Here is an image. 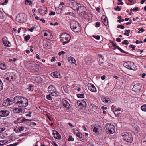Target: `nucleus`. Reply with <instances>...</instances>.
Returning a JSON list of instances; mask_svg holds the SVG:
<instances>
[{
  "label": "nucleus",
  "instance_id": "f257e3e1",
  "mask_svg": "<svg viewBox=\"0 0 146 146\" xmlns=\"http://www.w3.org/2000/svg\"><path fill=\"white\" fill-rule=\"evenodd\" d=\"M14 101L15 104L19 107H26L28 105V99L26 98L19 96L14 97Z\"/></svg>",
  "mask_w": 146,
  "mask_h": 146
},
{
  "label": "nucleus",
  "instance_id": "f03ea898",
  "mask_svg": "<svg viewBox=\"0 0 146 146\" xmlns=\"http://www.w3.org/2000/svg\"><path fill=\"white\" fill-rule=\"evenodd\" d=\"M60 37L61 41L63 43V45L68 43L71 38L70 35L66 33H62L60 35Z\"/></svg>",
  "mask_w": 146,
  "mask_h": 146
},
{
  "label": "nucleus",
  "instance_id": "7ed1b4c3",
  "mask_svg": "<svg viewBox=\"0 0 146 146\" xmlns=\"http://www.w3.org/2000/svg\"><path fill=\"white\" fill-rule=\"evenodd\" d=\"M70 27L73 31L78 32L80 31V28L79 23L76 21H72L70 24Z\"/></svg>",
  "mask_w": 146,
  "mask_h": 146
},
{
  "label": "nucleus",
  "instance_id": "20e7f679",
  "mask_svg": "<svg viewBox=\"0 0 146 146\" xmlns=\"http://www.w3.org/2000/svg\"><path fill=\"white\" fill-rule=\"evenodd\" d=\"M121 135L123 137V139L124 141L129 143H131L132 141L133 138L131 133L125 132L122 133Z\"/></svg>",
  "mask_w": 146,
  "mask_h": 146
},
{
  "label": "nucleus",
  "instance_id": "39448f33",
  "mask_svg": "<svg viewBox=\"0 0 146 146\" xmlns=\"http://www.w3.org/2000/svg\"><path fill=\"white\" fill-rule=\"evenodd\" d=\"M105 127L107 132L109 134H113L115 132V127L113 124L108 123L106 124Z\"/></svg>",
  "mask_w": 146,
  "mask_h": 146
},
{
  "label": "nucleus",
  "instance_id": "423d86ee",
  "mask_svg": "<svg viewBox=\"0 0 146 146\" xmlns=\"http://www.w3.org/2000/svg\"><path fill=\"white\" fill-rule=\"evenodd\" d=\"M123 66L131 70L135 71L137 70V66L133 62H128L123 64Z\"/></svg>",
  "mask_w": 146,
  "mask_h": 146
},
{
  "label": "nucleus",
  "instance_id": "0eeeda50",
  "mask_svg": "<svg viewBox=\"0 0 146 146\" xmlns=\"http://www.w3.org/2000/svg\"><path fill=\"white\" fill-rule=\"evenodd\" d=\"M49 92L53 96H57L59 95V93L55 88L52 85H50L48 88Z\"/></svg>",
  "mask_w": 146,
  "mask_h": 146
},
{
  "label": "nucleus",
  "instance_id": "6e6552de",
  "mask_svg": "<svg viewBox=\"0 0 146 146\" xmlns=\"http://www.w3.org/2000/svg\"><path fill=\"white\" fill-rule=\"evenodd\" d=\"M77 104L79 108L81 109L84 108L86 106V102L83 100H79L77 101Z\"/></svg>",
  "mask_w": 146,
  "mask_h": 146
},
{
  "label": "nucleus",
  "instance_id": "1a4fd4ad",
  "mask_svg": "<svg viewBox=\"0 0 146 146\" xmlns=\"http://www.w3.org/2000/svg\"><path fill=\"white\" fill-rule=\"evenodd\" d=\"M79 4V3H78L74 0H69V4L70 7L75 11H76V9H77V6Z\"/></svg>",
  "mask_w": 146,
  "mask_h": 146
},
{
  "label": "nucleus",
  "instance_id": "9d476101",
  "mask_svg": "<svg viewBox=\"0 0 146 146\" xmlns=\"http://www.w3.org/2000/svg\"><path fill=\"white\" fill-rule=\"evenodd\" d=\"M76 10L79 13H81L85 12L86 10V8L83 4L79 3Z\"/></svg>",
  "mask_w": 146,
  "mask_h": 146
},
{
  "label": "nucleus",
  "instance_id": "9b49d317",
  "mask_svg": "<svg viewBox=\"0 0 146 146\" xmlns=\"http://www.w3.org/2000/svg\"><path fill=\"white\" fill-rule=\"evenodd\" d=\"M24 16V15L23 13L17 15L16 19V21L20 23H23L25 21Z\"/></svg>",
  "mask_w": 146,
  "mask_h": 146
},
{
  "label": "nucleus",
  "instance_id": "f8f14e48",
  "mask_svg": "<svg viewBox=\"0 0 146 146\" xmlns=\"http://www.w3.org/2000/svg\"><path fill=\"white\" fill-rule=\"evenodd\" d=\"M39 12L40 13V14L42 16L46 14L47 11V7L44 6L40 7L38 9Z\"/></svg>",
  "mask_w": 146,
  "mask_h": 146
},
{
  "label": "nucleus",
  "instance_id": "ddd939ff",
  "mask_svg": "<svg viewBox=\"0 0 146 146\" xmlns=\"http://www.w3.org/2000/svg\"><path fill=\"white\" fill-rule=\"evenodd\" d=\"M142 87L141 84L139 83L135 84L132 88L133 91L135 92H139L141 90Z\"/></svg>",
  "mask_w": 146,
  "mask_h": 146
},
{
  "label": "nucleus",
  "instance_id": "4468645a",
  "mask_svg": "<svg viewBox=\"0 0 146 146\" xmlns=\"http://www.w3.org/2000/svg\"><path fill=\"white\" fill-rule=\"evenodd\" d=\"M8 38L6 37L3 38L2 39V42L6 47H9L11 46V44L10 42L8 41Z\"/></svg>",
  "mask_w": 146,
  "mask_h": 146
},
{
  "label": "nucleus",
  "instance_id": "2eb2a0df",
  "mask_svg": "<svg viewBox=\"0 0 146 146\" xmlns=\"http://www.w3.org/2000/svg\"><path fill=\"white\" fill-rule=\"evenodd\" d=\"M88 90L92 92H95L97 90L95 86L92 84L89 83L88 84Z\"/></svg>",
  "mask_w": 146,
  "mask_h": 146
},
{
  "label": "nucleus",
  "instance_id": "dca6fc26",
  "mask_svg": "<svg viewBox=\"0 0 146 146\" xmlns=\"http://www.w3.org/2000/svg\"><path fill=\"white\" fill-rule=\"evenodd\" d=\"M9 112L6 110H2L0 111V116L1 117H5L8 116L9 115Z\"/></svg>",
  "mask_w": 146,
  "mask_h": 146
},
{
  "label": "nucleus",
  "instance_id": "f3484780",
  "mask_svg": "<svg viewBox=\"0 0 146 146\" xmlns=\"http://www.w3.org/2000/svg\"><path fill=\"white\" fill-rule=\"evenodd\" d=\"M12 104V102L9 98H7V99L4 100L3 102V105L4 106H8Z\"/></svg>",
  "mask_w": 146,
  "mask_h": 146
},
{
  "label": "nucleus",
  "instance_id": "a211bd4d",
  "mask_svg": "<svg viewBox=\"0 0 146 146\" xmlns=\"http://www.w3.org/2000/svg\"><path fill=\"white\" fill-rule=\"evenodd\" d=\"M53 135L55 139L60 140L61 139V136L59 133L56 130H54L52 131Z\"/></svg>",
  "mask_w": 146,
  "mask_h": 146
},
{
  "label": "nucleus",
  "instance_id": "6ab92c4d",
  "mask_svg": "<svg viewBox=\"0 0 146 146\" xmlns=\"http://www.w3.org/2000/svg\"><path fill=\"white\" fill-rule=\"evenodd\" d=\"M13 111L15 113H22L24 112V109L21 108H14L13 109Z\"/></svg>",
  "mask_w": 146,
  "mask_h": 146
},
{
  "label": "nucleus",
  "instance_id": "aec40b11",
  "mask_svg": "<svg viewBox=\"0 0 146 146\" xmlns=\"http://www.w3.org/2000/svg\"><path fill=\"white\" fill-rule=\"evenodd\" d=\"M51 75L54 78H62V76L58 72H53L51 74Z\"/></svg>",
  "mask_w": 146,
  "mask_h": 146
},
{
  "label": "nucleus",
  "instance_id": "412c9836",
  "mask_svg": "<svg viewBox=\"0 0 146 146\" xmlns=\"http://www.w3.org/2000/svg\"><path fill=\"white\" fill-rule=\"evenodd\" d=\"M62 104L63 106L67 109L70 108L71 106L68 102L65 100H62Z\"/></svg>",
  "mask_w": 146,
  "mask_h": 146
},
{
  "label": "nucleus",
  "instance_id": "4be33fe9",
  "mask_svg": "<svg viewBox=\"0 0 146 146\" xmlns=\"http://www.w3.org/2000/svg\"><path fill=\"white\" fill-rule=\"evenodd\" d=\"M101 19L103 24L106 26L108 24V21L106 17L104 15H103L101 17Z\"/></svg>",
  "mask_w": 146,
  "mask_h": 146
},
{
  "label": "nucleus",
  "instance_id": "5701e85b",
  "mask_svg": "<svg viewBox=\"0 0 146 146\" xmlns=\"http://www.w3.org/2000/svg\"><path fill=\"white\" fill-rule=\"evenodd\" d=\"M101 100L103 102L107 104L110 103L111 102V100L109 98L104 97H102Z\"/></svg>",
  "mask_w": 146,
  "mask_h": 146
},
{
  "label": "nucleus",
  "instance_id": "b1692460",
  "mask_svg": "<svg viewBox=\"0 0 146 146\" xmlns=\"http://www.w3.org/2000/svg\"><path fill=\"white\" fill-rule=\"evenodd\" d=\"M44 35L45 36H46L48 39L52 37V35L48 31H45L43 32Z\"/></svg>",
  "mask_w": 146,
  "mask_h": 146
},
{
  "label": "nucleus",
  "instance_id": "393cba45",
  "mask_svg": "<svg viewBox=\"0 0 146 146\" xmlns=\"http://www.w3.org/2000/svg\"><path fill=\"white\" fill-rule=\"evenodd\" d=\"M85 62L88 65H90L92 62L93 60L92 58L91 57H87L85 60Z\"/></svg>",
  "mask_w": 146,
  "mask_h": 146
},
{
  "label": "nucleus",
  "instance_id": "a878e982",
  "mask_svg": "<svg viewBox=\"0 0 146 146\" xmlns=\"http://www.w3.org/2000/svg\"><path fill=\"white\" fill-rule=\"evenodd\" d=\"M68 61L72 64H75L76 61L75 59L72 56H70L68 58Z\"/></svg>",
  "mask_w": 146,
  "mask_h": 146
},
{
  "label": "nucleus",
  "instance_id": "bb28decb",
  "mask_svg": "<svg viewBox=\"0 0 146 146\" xmlns=\"http://www.w3.org/2000/svg\"><path fill=\"white\" fill-rule=\"evenodd\" d=\"M35 81L38 83H41L42 81V78L40 76L36 77L35 78Z\"/></svg>",
  "mask_w": 146,
  "mask_h": 146
},
{
  "label": "nucleus",
  "instance_id": "cd10ccee",
  "mask_svg": "<svg viewBox=\"0 0 146 146\" xmlns=\"http://www.w3.org/2000/svg\"><path fill=\"white\" fill-rule=\"evenodd\" d=\"M6 66L4 63L0 62V69L4 70L6 69Z\"/></svg>",
  "mask_w": 146,
  "mask_h": 146
},
{
  "label": "nucleus",
  "instance_id": "c85d7f7f",
  "mask_svg": "<svg viewBox=\"0 0 146 146\" xmlns=\"http://www.w3.org/2000/svg\"><path fill=\"white\" fill-rule=\"evenodd\" d=\"M34 65L35 67H33V69L34 70L36 71H38V70L40 68V66L38 64H34Z\"/></svg>",
  "mask_w": 146,
  "mask_h": 146
},
{
  "label": "nucleus",
  "instance_id": "c756f323",
  "mask_svg": "<svg viewBox=\"0 0 146 146\" xmlns=\"http://www.w3.org/2000/svg\"><path fill=\"white\" fill-rule=\"evenodd\" d=\"M92 129H93V131L94 132L97 133L98 131V129L96 126L92 125Z\"/></svg>",
  "mask_w": 146,
  "mask_h": 146
},
{
  "label": "nucleus",
  "instance_id": "7c9ffc66",
  "mask_svg": "<svg viewBox=\"0 0 146 146\" xmlns=\"http://www.w3.org/2000/svg\"><path fill=\"white\" fill-rule=\"evenodd\" d=\"M141 110L143 111L146 112V104H145L141 107Z\"/></svg>",
  "mask_w": 146,
  "mask_h": 146
},
{
  "label": "nucleus",
  "instance_id": "2f4dec72",
  "mask_svg": "<svg viewBox=\"0 0 146 146\" xmlns=\"http://www.w3.org/2000/svg\"><path fill=\"white\" fill-rule=\"evenodd\" d=\"M130 30H125V33L123 34L125 35H126L127 36H129V33L130 32Z\"/></svg>",
  "mask_w": 146,
  "mask_h": 146
},
{
  "label": "nucleus",
  "instance_id": "473e14b6",
  "mask_svg": "<svg viewBox=\"0 0 146 146\" xmlns=\"http://www.w3.org/2000/svg\"><path fill=\"white\" fill-rule=\"evenodd\" d=\"M77 97L79 98H83L84 97V94H78L77 95Z\"/></svg>",
  "mask_w": 146,
  "mask_h": 146
},
{
  "label": "nucleus",
  "instance_id": "72a5a7b5",
  "mask_svg": "<svg viewBox=\"0 0 146 146\" xmlns=\"http://www.w3.org/2000/svg\"><path fill=\"white\" fill-rule=\"evenodd\" d=\"M7 142V141L5 140H1L0 141V145H3L5 144Z\"/></svg>",
  "mask_w": 146,
  "mask_h": 146
},
{
  "label": "nucleus",
  "instance_id": "f704fd0d",
  "mask_svg": "<svg viewBox=\"0 0 146 146\" xmlns=\"http://www.w3.org/2000/svg\"><path fill=\"white\" fill-rule=\"evenodd\" d=\"M76 135L80 139L82 138V134L80 132Z\"/></svg>",
  "mask_w": 146,
  "mask_h": 146
},
{
  "label": "nucleus",
  "instance_id": "c9c22d12",
  "mask_svg": "<svg viewBox=\"0 0 146 146\" xmlns=\"http://www.w3.org/2000/svg\"><path fill=\"white\" fill-rule=\"evenodd\" d=\"M68 141H72L74 140V139L72 137V136L70 135L69 136V138L68 139Z\"/></svg>",
  "mask_w": 146,
  "mask_h": 146
},
{
  "label": "nucleus",
  "instance_id": "e433bc0d",
  "mask_svg": "<svg viewBox=\"0 0 146 146\" xmlns=\"http://www.w3.org/2000/svg\"><path fill=\"white\" fill-rule=\"evenodd\" d=\"M24 130V128L21 127H19L17 129L18 131H21Z\"/></svg>",
  "mask_w": 146,
  "mask_h": 146
},
{
  "label": "nucleus",
  "instance_id": "4c0bfd02",
  "mask_svg": "<svg viewBox=\"0 0 146 146\" xmlns=\"http://www.w3.org/2000/svg\"><path fill=\"white\" fill-rule=\"evenodd\" d=\"M34 64L36 63L35 62L33 61H31V62L30 63V66L32 67V69H33V67H35V66H34L35 65Z\"/></svg>",
  "mask_w": 146,
  "mask_h": 146
},
{
  "label": "nucleus",
  "instance_id": "58836bf2",
  "mask_svg": "<svg viewBox=\"0 0 146 146\" xmlns=\"http://www.w3.org/2000/svg\"><path fill=\"white\" fill-rule=\"evenodd\" d=\"M129 47L130 48H132V50L133 51L135 50V47L136 46L135 45H129Z\"/></svg>",
  "mask_w": 146,
  "mask_h": 146
},
{
  "label": "nucleus",
  "instance_id": "ea45409f",
  "mask_svg": "<svg viewBox=\"0 0 146 146\" xmlns=\"http://www.w3.org/2000/svg\"><path fill=\"white\" fill-rule=\"evenodd\" d=\"M30 36L29 35H27V36H25V40H26V41H27L28 40H29L30 39Z\"/></svg>",
  "mask_w": 146,
  "mask_h": 146
},
{
  "label": "nucleus",
  "instance_id": "a19ab883",
  "mask_svg": "<svg viewBox=\"0 0 146 146\" xmlns=\"http://www.w3.org/2000/svg\"><path fill=\"white\" fill-rule=\"evenodd\" d=\"M3 13L0 11V18L3 19Z\"/></svg>",
  "mask_w": 146,
  "mask_h": 146
},
{
  "label": "nucleus",
  "instance_id": "79ce46f5",
  "mask_svg": "<svg viewBox=\"0 0 146 146\" xmlns=\"http://www.w3.org/2000/svg\"><path fill=\"white\" fill-rule=\"evenodd\" d=\"M93 36L94 38H95V39H96L98 40H99L100 38V36L98 35H97L96 36H95L93 35Z\"/></svg>",
  "mask_w": 146,
  "mask_h": 146
},
{
  "label": "nucleus",
  "instance_id": "37998d69",
  "mask_svg": "<svg viewBox=\"0 0 146 146\" xmlns=\"http://www.w3.org/2000/svg\"><path fill=\"white\" fill-rule=\"evenodd\" d=\"M46 98L48 100H52V98L50 95H48L46 96Z\"/></svg>",
  "mask_w": 146,
  "mask_h": 146
},
{
  "label": "nucleus",
  "instance_id": "c03bdc74",
  "mask_svg": "<svg viewBox=\"0 0 146 146\" xmlns=\"http://www.w3.org/2000/svg\"><path fill=\"white\" fill-rule=\"evenodd\" d=\"M127 42L128 41L127 40H125L124 41L122 42V44H126L127 45L128 44Z\"/></svg>",
  "mask_w": 146,
  "mask_h": 146
},
{
  "label": "nucleus",
  "instance_id": "a18cd8bd",
  "mask_svg": "<svg viewBox=\"0 0 146 146\" xmlns=\"http://www.w3.org/2000/svg\"><path fill=\"white\" fill-rule=\"evenodd\" d=\"M35 29V27L34 26L32 27L31 28L28 29V30L30 32H33Z\"/></svg>",
  "mask_w": 146,
  "mask_h": 146
},
{
  "label": "nucleus",
  "instance_id": "49530a36",
  "mask_svg": "<svg viewBox=\"0 0 146 146\" xmlns=\"http://www.w3.org/2000/svg\"><path fill=\"white\" fill-rule=\"evenodd\" d=\"M32 113V112L31 111H29L28 113L26 115V116L29 117H31V114Z\"/></svg>",
  "mask_w": 146,
  "mask_h": 146
},
{
  "label": "nucleus",
  "instance_id": "de8ad7c7",
  "mask_svg": "<svg viewBox=\"0 0 146 146\" xmlns=\"http://www.w3.org/2000/svg\"><path fill=\"white\" fill-rule=\"evenodd\" d=\"M55 14V12L51 11L50 13L49 14V15H54Z\"/></svg>",
  "mask_w": 146,
  "mask_h": 146
},
{
  "label": "nucleus",
  "instance_id": "09e8293b",
  "mask_svg": "<svg viewBox=\"0 0 146 146\" xmlns=\"http://www.w3.org/2000/svg\"><path fill=\"white\" fill-rule=\"evenodd\" d=\"M117 27L118 28H120L122 29H124V26L123 25H118Z\"/></svg>",
  "mask_w": 146,
  "mask_h": 146
},
{
  "label": "nucleus",
  "instance_id": "8fccbe9b",
  "mask_svg": "<svg viewBox=\"0 0 146 146\" xmlns=\"http://www.w3.org/2000/svg\"><path fill=\"white\" fill-rule=\"evenodd\" d=\"M100 26V23L99 22H97L96 23V27H99Z\"/></svg>",
  "mask_w": 146,
  "mask_h": 146
},
{
  "label": "nucleus",
  "instance_id": "3c124183",
  "mask_svg": "<svg viewBox=\"0 0 146 146\" xmlns=\"http://www.w3.org/2000/svg\"><path fill=\"white\" fill-rule=\"evenodd\" d=\"M114 9L116 11H120L121 10V9L119 6H117V7L115 8Z\"/></svg>",
  "mask_w": 146,
  "mask_h": 146
},
{
  "label": "nucleus",
  "instance_id": "603ef678",
  "mask_svg": "<svg viewBox=\"0 0 146 146\" xmlns=\"http://www.w3.org/2000/svg\"><path fill=\"white\" fill-rule=\"evenodd\" d=\"M133 11L134 12L137 11H138V7H136L134 8L133 9Z\"/></svg>",
  "mask_w": 146,
  "mask_h": 146
},
{
  "label": "nucleus",
  "instance_id": "864d4df0",
  "mask_svg": "<svg viewBox=\"0 0 146 146\" xmlns=\"http://www.w3.org/2000/svg\"><path fill=\"white\" fill-rule=\"evenodd\" d=\"M117 1L118 2H121L120 3H117L118 5H119L120 4L123 5V3L121 2V1H122L121 0H118Z\"/></svg>",
  "mask_w": 146,
  "mask_h": 146
},
{
  "label": "nucleus",
  "instance_id": "5fc2aeb1",
  "mask_svg": "<svg viewBox=\"0 0 146 146\" xmlns=\"http://www.w3.org/2000/svg\"><path fill=\"white\" fill-rule=\"evenodd\" d=\"M5 129V127L0 128V133L4 131Z\"/></svg>",
  "mask_w": 146,
  "mask_h": 146
},
{
  "label": "nucleus",
  "instance_id": "6e6d98bb",
  "mask_svg": "<svg viewBox=\"0 0 146 146\" xmlns=\"http://www.w3.org/2000/svg\"><path fill=\"white\" fill-rule=\"evenodd\" d=\"M65 54L64 52L63 51H62L58 53V55L59 56H60L62 54Z\"/></svg>",
  "mask_w": 146,
  "mask_h": 146
},
{
  "label": "nucleus",
  "instance_id": "4d7b16f0",
  "mask_svg": "<svg viewBox=\"0 0 146 146\" xmlns=\"http://www.w3.org/2000/svg\"><path fill=\"white\" fill-rule=\"evenodd\" d=\"M30 121V120H29L28 119H26L25 118H23L22 120H21V121H22V122H24L25 121Z\"/></svg>",
  "mask_w": 146,
  "mask_h": 146
},
{
  "label": "nucleus",
  "instance_id": "13d9d810",
  "mask_svg": "<svg viewBox=\"0 0 146 146\" xmlns=\"http://www.w3.org/2000/svg\"><path fill=\"white\" fill-rule=\"evenodd\" d=\"M8 2V0H5V1L3 3L2 5H5Z\"/></svg>",
  "mask_w": 146,
  "mask_h": 146
},
{
  "label": "nucleus",
  "instance_id": "bf43d9fd",
  "mask_svg": "<svg viewBox=\"0 0 146 146\" xmlns=\"http://www.w3.org/2000/svg\"><path fill=\"white\" fill-rule=\"evenodd\" d=\"M79 132L77 130H75L74 131V132L75 134L76 135L79 133Z\"/></svg>",
  "mask_w": 146,
  "mask_h": 146
},
{
  "label": "nucleus",
  "instance_id": "052dcab7",
  "mask_svg": "<svg viewBox=\"0 0 146 146\" xmlns=\"http://www.w3.org/2000/svg\"><path fill=\"white\" fill-rule=\"evenodd\" d=\"M30 1V0H25V4L26 5H27Z\"/></svg>",
  "mask_w": 146,
  "mask_h": 146
},
{
  "label": "nucleus",
  "instance_id": "680f3d73",
  "mask_svg": "<svg viewBox=\"0 0 146 146\" xmlns=\"http://www.w3.org/2000/svg\"><path fill=\"white\" fill-rule=\"evenodd\" d=\"M143 142H146V135L143 136Z\"/></svg>",
  "mask_w": 146,
  "mask_h": 146
},
{
  "label": "nucleus",
  "instance_id": "e2e57ef3",
  "mask_svg": "<svg viewBox=\"0 0 146 146\" xmlns=\"http://www.w3.org/2000/svg\"><path fill=\"white\" fill-rule=\"evenodd\" d=\"M101 108L102 110H106L107 109V108L106 107H104V106H102L101 107Z\"/></svg>",
  "mask_w": 146,
  "mask_h": 146
},
{
  "label": "nucleus",
  "instance_id": "0e129e2a",
  "mask_svg": "<svg viewBox=\"0 0 146 146\" xmlns=\"http://www.w3.org/2000/svg\"><path fill=\"white\" fill-rule=\"evenodd\" d=\"M138 30L139 31H141L142 32H144V30L142 28H139L138 29Z\"/></svg>",
  "mask_w": 146,
  "mask_h": 146
},
{
  "label": "nucleus",
  "instance_id": "69168bd1",
  "mask_svg": "<svg viewBox=\"0 0 146 146\" xmlns=\"http://www.w3.org/2000/svg\"><path fill=\"white\" fill-rule=\"evenodd\" d=\"M55 59V58L54 57H53L52 58L51 60V62L54 61Z\"/></svg>",
  "mask_w": 146,
  "mask_h": 146
},
{
  "label": "nucleus",
  "instance_id": "338daca9",
  "mask_svg": "<svg viewBox=\"0 0 146 146\" xmlns=\"http://www.w3.org/2000/svg\"><path fill=\"white\" fill-rule=\"evenodd\" d=\"M116 41L117 42H119L121 41V39L120 38H117L116 39Z\"/></svg>",
  "mask_w": 146,
  "mask_h": 146
},
{
  "label": "nucleus",
  "instance_id": "774afa93",
  "mask_svg": "<svg viewBox=\"0 0 146 146\" xmlns=\"http://www.w3.org/2000/svg\"><path fill=\"white\" fill-rule=\"evenodd\" d=\"M105 78V76H102L101 77V79L102 80H104Z\"/></svg>",
  "mask_w": 146,
  "mask_h": 146
}]
</instances>
